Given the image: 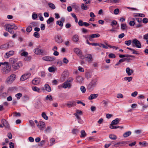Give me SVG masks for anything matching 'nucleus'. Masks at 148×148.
<instances>
[{"label":"nucleus","mask_w":148,"mask_h":148,"mask_svg":"<svg viewBox=\"0 0 148 148\" xmlns=\"http://www.w3.org/2000/svg\"><path fill=\"white\" fill-rule=\"evenodd\" d=\"M9 62L11 64L12 67L14 71L18 70L20 67L23 66L21 62L18 61L17 59L10 58L9 60Z\"/></svg>","instance_id":"1"},{"label":"nucleus","mask_w":148,"mask_h":148,"mask_svg":"<svg viewBox=\"0 0 148 148\" xmlns=\"http://www.w3.org/2000/svg\"><path fill=\"white\" fill-rule=\"evenodd\" d=\"M1 65H3L2 72L3 74H7L10 71L11 67L9 65L8 62H0V66Z\"/></svg>","instance_id":"2"},{"label":"nucleus","mask_w":148,"mask_h":148,"mask_svg":"<svg viewBox=\"0 0 148 148\" xmlns=\"http://www.w3.org/2000/svg\"><path fill=\"white\" fill-rule=\"evenodd\" d=\"M97 79H92L88 86L87 88L90 90H92L97 84Z\"/></svg>","instance_id":"3"},{"label":"nucleus","mask_w":148,"mask_h":148,"mask_svg":"<svg viewBox=\"0 0 148 148\" xmlns=\"http://www.w3.org/2000/svg\"><path fill=\"white\" fill-rule=\"evenodd\" d=\"M16 78V75L15 74H12L8 77L5 81L6 84H11L15 80Z\"/></svg>","instance_id":"4"},{"label":"nucleus","mask_w":148,"mask_h":148,"mask_svg":"<svg viewBox=\"0 0 148 148\" xmlns=\"http://www.w3.org/2000/svg\"><path fill=\"white\" fill-rule=\"evenodd\" d=\"M5 28L9 30L12 29H16L18 28L17 27L14 23L6 24L5 25Z\"/></svg>","instance_id":"5"},{"label":"nucleus","mask_w":148,"mask_h":148,"mask_svg":"<svg viewBox=\"0 0 148 148\" xmlns=\"http://www.w3.org/2000/svg\"><path fill=\"white\" fill-rule=\"evenodd\" d=\"M74 51L82 59H84V56L82 55V52L79 49L77 48H75L74 49Z\"/></svg>","instance_id":"6"},{"label":"nucleus","mask_w":148,"mask_h":148,"mask_svg":"<svg viewBox=\"0 0 148 148\" xmlns=\"http://www.w3.org/2000/svg\"><path fill=\"white\" fill-rule=\"evenodd\" d=\"M31 75V73H27L24 74L21 76L20 79V80L21 81H25L29 78Z\"/></svg>","instance_id":"7"},{"label":"nucleus","mask_w":148,"mask_h":148,"mask_svg":"<svg viewBox=\"0 0 148 148\" xmlns=\"http://www.w3.org/2000/svg\"><path fill=\"white\" fill-rule=\"evenodd\" d=\"M2 124L6 128L9 129L10 127L9 124L8 122L5 119H3L1 120Z\"/></svg>","instance_id":"8"},{"label":"nucleus","mask_w":148,"mask_h":148,"mask_svg":"<svg viewBox=\"0 0 148 148\" xmlns=\"http://www.w3.org/2000/svg\"><path fill=\"white\" fill-rule=\"evenodd\" d=\"M132 43L135 45L136 47L138 48L141 47V44L140 42L136 39H134L132 41Z\"/></svg>","instance_id":"9"},{"label":"nucleus","mask_w":148,"mask_h":148,"mask_svg":"<svg viewBox=\"0 0 148 148\" xmlns=\"http://www.w3.org/2000/svg\"><path fill=\"white\" fill-rule=\"evenodd\" d=\"M55 41L58 43H61L63 42V40L61 36L58 35L55 37Z\"/></svg>","instance_id":"10"},{"label":"nucleus","mask_w":148,"mask_h":148,"mask_svg":"<svg viewBox=\"0 0 148 148\" xmlns=\"http://www.w3.org/2000/svg\"><path fill=\"white\" fill-rule=\"evenodd\" d=\"M62 87L64 88H70L71 87V83L66 81L62 84Z\"/></svg>","instance_id":"11"},{"label":"nucleus","mask_w":148,"mask_h":148,"mask_svg":"<svg viewBox=\"0 0 148 148\" xmlns=\"http://www.w3.org/2000/svg\"><path fill=\"white\" fill-rule=\"evenodd\" d=\"M42 59L46 61H52L54 60L55 59L54 57L45 56L43 57Z\"/></svg>","instance_id":"12"},{"label":"nucleus","mask_w":148,"mask_h":148,"mask_svg":"<svg viewBox=\"0 0 148 148\" xmlns=\"http://www.w3.org/2000/svg\"><path fill=\"white\" fill-rule=\"evenodd\" d=\"M14 52L13 51H10L5 53L4 56L5 58L8 59L9 57L12 56L14 54Z\"/></svg>","instance_id":"13"},{"label":"nucleus","mask_w":148,"mask_h":148,"mask_svg":"<svg viewBox=\"0 0 148 148\" xmlns=\"http://www.w3.org/2000/svg\"><path fill=\"white\" fill-rule=\"evenodd\" d=\"M44 52L42 49L39 48H36L34 50V52L35 53L38 55H40Z\"/></svg>","instance_id":"14"},{"label":"nucleus","mask_w":148,"mask_h":148,"mask_svg":"<svg viewBox=\"0 0 148 148\" xmlns=\"http://www.w3.org/2000/svg\"><path fill=\"white\" fill-rule=\"evenodd\" d=\"M126 73L129 76L131 75L134 72V71L132 69H130L129 67H127L126 69Z\"/></svg>","instance_id":"15"},{"label":"nucleus","mask_w":148,"mask_h":148,"mask_svg":"<svg viewBox=\"0 0 148 148\" xmlns=\"http://www.w3.org/2000/svg\"><path fill=\"white\" fill-rule=\"evenodd\" d=\"M98 96V94H91L90 96L88 97V99L90 100H92L96 99Z\"/></svg>","instance_id":"16"},{"label":"nucleus","mask_w":148,"mask_h":148,"mask_svg":"<svg viewBox=\"0 0 148 148\" xmlns=\"http://www.w3.org/2000/svg\"><path fill=\"white\" fill-rule=\"evenodd\" d=\"M67 105L69 108L74 106H76L75 102L74 101H69L67 103Z\"/></svg>","instance_id":"17"},{"label":"nucleus","mask_w":148,"mask_h":148,"mask_svg":"<svg viewBox=\"0 0 148 148\" xmlns=\"http://www.w3.org/2000/svg\"><path fill=\"white\" fill-rule=\"evenodd\" d=\"M40 82V79L38 78H35L32 81V83L34 85H37L39 84Z\"/></svg>","instance_id":"18"},{"label":"nucleus","mask_w":148,"mask_h":148,"mask_svg":"<svg viewBox=\"0 0 148 148\" xmlns=\"http://www.w3.org/2000/svg\"><path fill=\"white\" fill-rule=\"evenodd\" d=\"M120 119L119 118H116L113 120L110 124L112 125H116L119 122Z\"/></svg>","instance_id":"19"},{"label":"nucleus","mask_w":148,"mask_h":148,"mask_svg":"<svg viewBox=\"0 0 148 148\" xmlns=\"http://www.w3.org/2000/svg\"><path fill=\"white\" fill-rule=\"evenodd\" d=\"M45 123L42 121H40V126L39 127L40 130H43L45 127Z\"/></svg>","instance_id":"20"},{"label":"nucleus","mask_w":148,"mask_h":148,"mask_svg":"<svg viewBox=\"0 0 148 148\" xmlns=\"http://www.w3.org/2000/svg\"><path fill=\"white\" fill-rule=\"evenodd\" d=\"M79 40V37L77 35H74L72 37V40L74 42H77Z\"/></svg>","instance_id":"21"},{"label":"nucleus","mask_w":148,"mask_h":148,"mask_svg":"<svg viewBox=\"0 0 148 148\" xmlns=\"http://www.w3.org/2000/svg\"><path fill=\"white\" fill-rule=\"evenodd\" d=\"M127 26L126 24L122 23L121 24V28L122 30H125L127 29Z\"/></svg>","instance_id":"22"},{"label":"nucleus","mask_w":148,"mask_h":148,"mask_svg":"<svg viewBox=\"0 0 148 148\" xmlns=\"http://www.w3.org/2000/svg\"><path fill=\"white\" fill-rule=\"evenodd\" d=\"M131 134V131H127L123 134V136L124 138H126L130 136Z\"/></svg>","instance_id":"23"},{"label":"nucleus","mask_w":148,"mask_h":148,"mask_svg":"<svg viewBox=\"0 0 148 148\" xmlns=\"http://www.w3.org/2000/svg\"><path fill=\"white\" fill-rule=\"evenodd\" d=\"M84 58H87L88 60L90 61L92 58V56L91 55L88 54H86L85 56H84Z\"/></svg>","instance_id":"24"},{"label":"nucleus","mask_w":148,"mask_h":148,"mask_svg":"<svg viewBox=\"0 0 148 148\" xmlns=\"http://www.w3.org/2000/svg\"><path fill=\"white\" fill-rule=\"evenodd\" d=\"M86 42L89 45H92V46H99V44L98 43H90L89 42L88 40H86Z\"/></svg>","instance_id":"25"},{"label":"nucleus","mask_w":148,"mask_h":148,"mask_svg":"<svg viewBox=\"0 0 148 148\" xmlns=\"http://www.w3.org/2000/svg\"><path fill=\"white\" fill-rule=\"evenodd\" d=\"M81 8L82 10H87L88 9V7L84 3H82L81 5Z\"/></svg>","instance_id":"26"},{"label":"nucleus","mask_w":148,"mask_h":148,"mask_svg":"<svg viewBox=\"0 0 148 148\" xmlns=\"http://www.w3.org/2000/svg\"><path fill=\"white\" fill-rule=\"evenodd\" d=\"M7 44H6L1 45L0 46V48L2 49H8L9 48L8 47Z\"/></svg>","instance_id":"27"},{"label":"nucleus","mask_w":148,"mask_h":148,"mask_svg":"<svg viewBox=\"0 0 148 148\" xmlns=\"http://www.w3.org/2000/svg\"><path fill=\"white\" fill-rule=\"evenodd\" d=\"M81 135L80 137L84 138L86 136V134L84 130H82L81 131Z\"/></svg>","instance_id":"28"},{"label":"nucleus","mask_w":148,"mask_h":148,"mask_svg":"<svg viewBox=\"0 0 148 148\" xmlns=\"http://www.w3.org/2000/svg\"><path fill=\"white\" fill-rule=\"evenodd\" d=\"M45 89L48 92H50L51 91V88L48 84H45Z\"/></svg>","instance_id":"29"},{"label":"nucleus","mask_w":148,"mask_h":148,"mask_svg":"<svg viewBox=\"0 0 148 148\" xmlns=\"http://www.w3.org/2000/svg\"><path fill=\"white\" fill-rule=\"evenodd\" d=\"M48 5L49 6V8H51L53 10L56 8V6L55 5L52 3L50 2L49 3H48Z\"/></svg>","instance_id":"30"},{"label":"nucleus","mask_w":148,"mask_h":148,"mask_svg":"<svg viewBox=\"0 0 148 148\" xmlns=\"http://www.w3.org/2000/svg\"><path fill=\"white\" fill-rule=\"evenodd\" d=\"M32 89L34 91L37 92H40V89L36 86L33 87Z\"/></svg>","instance_id":"31"},{"label":"nucleus","mask_w":148,"mask_h":148,"mask_svg":"<svg viewBox=\"0 0 148 148\" xmlns=\"http://www.w3.org/2000/svg\"><path fill=\"white\" fill-rule=\"evenodd\" d=\"M90 36L93 38H99V37L100 35L99 34L97 33L92 34L90 35Z\"/></svg>","instance_id":"32"},{"label":"nucleus","mask_w":148,"mask_h":148,"mask_svg":"<svg viewBox=\"0 0 148 148\" xmlns=\"http://www.w3.org/2000/svg\"><path fill=\"white\" fill-rule=\"evenodd\" d=\"M76 80L77 82H80L83 80V79L82 77L78 76L77 77Z\"/></svg>","instance_id":"33"},{"label":"nucleus","mask_w":148,"mask_h":148,"mask_svg":"<svg viewBox=\"0 0 148 148\" xmlns=\"http://www.w3.org/2000/svg\"><path fill=\"white\" fill-rule=\"evenodd\" d=\"M51 128L50 126L48 127L45 130V132L47 133L49 132L51 130Z\"/></svg>","instance_id":"34"},{"label":"nucleus","mask_w":148,"mask_h":148,"mask_svg":"<svg viewBox=\"0 0 148 148\" xmlns=\"http://www.w3.org/2000/svg\"><path fill=\"white\" fill-rule=\"evenodd\" d=\"M132 77H126L124 78V79L126 81H128V82H130L131 81L132 79Z\"/></svg>","instance_id":"35"},{"label":"nucleus","mask_w":148,"mask_h":148,"mask_svg":"<svg viewBox=\"0 0 148 148\" xmlns=\"http://www.w3.org/2000/svg\"><path fill=\"white\" fill-rule=\"evenodd\" d=\"M109 137L112 140H115L117 138L116 136L114 134H110L109 136Z\"/></svg>","instance_id":"36"},{"label":"nucleus","mask_w":148,"mask_h":148,"mask_svg":"<svg viewBox=\"0 0 148 148\" xmlns=\"http://www.w3.org/2000/svg\"><path fill=\"white\" fill-rule=\"evenodd\" d=\"M46 100H49L50 101H51L53 100L52 97L50 95H47L46 97Z\"/></svg>","instance_id":"37"},{"label":"nucleus","mask_w":148,"mask_h":148,"mask_svg":"<svg viewBox=\"0 0 148 148\" xmlns=\"http://www.w3.org/2000/svg\"><path fill=\"white\" fill-rule=\"evenodd\" d=\"M54 21V18L52 17H50L47 20V22L48 24H50L51 23L53 22Z\"/></svg>","instance_id":"38"},{"label":"nucleus","mask_w":148,"mask_h":148,"mask_svg":"<svg viewBox=\"0 0 148 148\" xmlns=\"http://www.w3.org/2000/svg\"><path fill=\"white\" fill-rule=\"evenodd\" d=\"M132 41L131 40H126L125 42V44L127 46H129L131 45Z\"/></svg>","instance_id":"39"},{"label":"nucleus","mask_w":148,"mask_h":148,"mask_svg":"<svg viewBox=\"0 0 148 148\" xmlns=\"http://www.w3.org/2000/svg\"><path fill=\"white\" fill-rule=\"evenodd\" d=\"M115 125H112V124L110 125V127L111 129H116L118 128H120V126H114Z\"/></svg>","instance_id":"40"},{"label":"nucleus","mask_w":148,"mask_h":148,"mask_svg":"<svg viewBox=\"0 0 148 148\" xmlns=\"http://www.w3.org/2000/svg\"><path fill=\"white\" fill-rule=\"evenodd\" d=\"M55 140L54 138H51L50 140V145L52 146L53 144H54V142H55Z\"/></svg>","instance_id":"41"},{"label":"nucleus","mask_w":148,"mask_h":148,"mask_svg":"<svg viewBox=\"0 0 148 148\" xmlns=\"http://www.w3.org/2000/svg\"><path fill=\"white\" fill-rule=\"evenodd\" d=\"M42 117L45 120H47L48 119V117L46 115V114L45 112H42Z\"/></svg>","instance_id":"42"},{"label":"nucleus","mask_w":148,"mask_h":148,"mask_svg":"<svg viewBox=\"0 0 148 148\" xmlns=\"http://www.w3.org/2000/svg\"><path fill=\"white\" fill-rule=\"evenodd\" d=\"M110 3H116L119 2V0H108Z\"/></svg>","instance_id":"43"},{"label":"nucleus","mask_w":148,"mask_h":148,"mask_svg":"<svg viewBox=\"0 0 148 148\" xmlns=\"http://www.w3.org/2000/svg\"><path fill=\"white\" fill-rule=\"evenodd\" d=\"M56 24L61 27L63 26V23L60 21H58L56 22Z\"/></svg>","instance_id":"44"},{"label":"nucleus","mask_w":148,"mask_h":148,"mask_svg":"<svg viewBox=\"0 0 148 148\" xmlns=\"http://www.w3.org/2000/svg\"><path fill=\"white\" fill-rule=\"evenodd\" d=\"M84 22L81 20H79L78 22V25L80 26L84 25Z\"/></svg>","instance_id":"45"},{"label":"nucleus","mask_w":148,"mask_h":148,"mask_svg":"<svg viewBox=\"0 0 148 148\" xmlns=\"http://www.w3.org/2000/svg\"><path fill=\"white\" fill-rule=\"evenodd\" d=\"M8 45V48L11 47L13 46V42L11 41L8 42V43L7 44Z\"/></svg>","instance_id":"46"},{"label":"nucleus","mask_w":148,"mask_h":148,"mask_svg":"<svg viewBox=\"0 0 148 148\" xmlns=\"http://www.w3.org/2000/svg\"><path fill=\"white\" fill-rule=\"evenodd\" d=\"M33 35L34 36L37 38H38L40 37V35L39 33L36 32H35L34 33Z\"/></svg>","instance_id":"47"},{"label":"nucleus","mask_w":148,"mask_h":148,"mask_svg":"<svg viewBox=\"0 0 148 148\" xmlns=\"http://www.w3.org/2000/svg\"><path fill=\"white\" fill-rule=\"evenodd\" d=\"M79 130L77 129H74L72 131V133L74 134H76L79 132Z\"/></svg>","instance_id":"48"},{"label":"nucleus","mask_w":148,"mask_h":148,"mask_svg":"<svg viewBox=\"0 0 148 148\" xmlns=\"http://www.w3.org/2000/svg\"><path fill=\"white\" fill-rule=\"evenodd\" d=\"M80 90L83 93H84L86 91V89L85 87L84 86H81L80 88Z\"/></svg>","instance_id":"49"},{"label":"nucleus","mask_w":148,"mask_h":148,"mask_svg":"<svg viewBox=\"0 0 148 148\" xmlns=\"http://www.w3.org/2000/svg\"><path fill=\"white\" fill-rule=\"evenodd\" d=\"M74 80V78L71 77H69L66 81L69 83H71L73 82V81Z\"/></svg>","instance_id":"50"},{"label":"nucleus","mask_w":148,"mask_h":148,"mask_svg":"<svg viewBox=\"0 0 148 148\" xmlns=\"http://www.w3.org/2000/svg\"><path fill=\"white\" fill-rule=\"evenodd\" d=\"M119 10L118 8L115 9L114 11V14L115 15L118 14L119 12Z\"/></svg>","instance_id":"51"},{"label":"nucleus","mask_w":148,"mask_h":148,"mask_svg":"<svg viewBox=\"0 0 148 148\" xmlns=\"http://www.w3.org/2000/svg\"><path fill=\"white\" fill-rule=\"evenodd\" d=\"M108 56L110 58H115L116 57L115 55L112 53H110L108 55Z\"/></svg>","instance_id":"52"},{"label":"nucleus","mask_w":148,"mask_h":148,"mask_svg":"<svg viewBox=\"0 0 148 148\" xmlns=\"http://www.w3.org/2000/svg\"><path fill=\"white\" fill-rule=\"evenodd\" d=\"M38 17L40 19V20L41 21H43L44 18L42 16V14H39L38 15Z\"/></svg>","instance_id":"53"},{"label":"nucleus","mask_w":148,"mask_h":148,"mask_svg":"<svg viewBox=\"0 0 148 148\" xmlns=\"http://www.w3.org/2000/svg\"><path fill=\"white\" fill-rule=\"evenodd\" d=\"M32 30V28L31 27L29 26L26 29V31L28 32H30Z\"/></svg>","instance_id":"54"},{"label":"nucleus","mask_w":148,"mask_h":148,"mask_svg":"<svg viewBox=\"0 0 148 148\" xmlns=\"http://www.w3.org/2000/svg\"><path fill=\"white\" fill-rule=\"evenodd\" d=\"M22 96V94L20 93H18L16 95V97L18 99H19Z\"/></svg>","instance_id":"55"},{"label":"nucleus","mask_w":148,"mask_h":148,"mask_svg":"<svg viewBox=\"0 0 148 148\" xmlns=\"http://www.w3.org/2000/svg\"><path fill=\"white\" fill-rule=\"evenodd\" d=\"M48 70L50 72H52L54 71L55 70V69L53 67H49L48 68Z\"/></svg>","instance_id":"56"},{"label":"nucleus","mask_w":148,"mask_h":148,"mask_svg":"<svg viewBox=\"0 0 148 148\" xmlns=\"http://www.w3.org/2000/svg\"><path fill=\"white\" fill-rule=\"evenodd\" d=\"M45 143V140H41L39 144V145L40 146H42V145H44Z\"/></svg>","instance_id":"57"},{"label":"nucleus","mask_w":148,"mask_h":148,"mask_svg":"<svg viewBox=\"0 0 148 148\" xmlns=\"http://www.w3.org/2000/svg\"><path fill=\"white\" fill-rule=\"evenodd\" d=\"M28 54V53L26 51H23L21 53V55L22 56H25Z\"/></svg>","instance_id":"58"},{"label":"nucleus","mask_w":148,"mask_h":148,"mask_svg":"<svg viewBox=\"0 0 148 148\" xmlns=\"http://www.w3.org/2000/svg\"><path fill=\"white\" fill-rule=\"evenodd\" d=\"M99 46L100 47H102L103 48L106 49H107L108 48V47H107V46H106L104 45L103 44H102V43H101L100 44H99Z\"/></svg>","instance_id":"59"},{"label":"nucleus","mask_w":148,"mask_h":148,"mask_svg":"<svg viewBox=\"0 0 148 148\" xmlns=\"http://www.w3.org/2000/svg\"><path fill=\"white\" fill-rule=\"evenodd\" d=\"M116 97L118 98H122L123 97V96L122 94L119 93L117 95Z\"/></svg>","instance_id":"60"},{"label":"nucleus","mask_w":148,"mask_h":148,"mask_svg":"<svg viewBox=\"0 0 148 148\" xmlns=\"http://www.w3.org/2000/svg\"><path fill=\"white\" fill-rule=\"evenodd\" d=\"M117 24V21H116L114 20L112 22L111 25L112 26H113V25H116Z\"/></svg>","instance_id":"61"},{"label":"nucleus","mask_w":148,"mask_h":148,"mask_svg":"<svg viewBox=\"0 0 148 148\" xmlns=\"http://www.w3.org/2000/svg\"><path fill=\"white\" fill-rule=\"evenodd\" d=\"M78 70L79 71H81V72H83L84 71V69L83 68L81 67L80 66H78Z\"/></svg>","instance_id":"62"},{"label":"nucleus","mask_w":148,"mask_h":148,"mask_svg":"<svg viewBox=\"0 0 148 148\" xmlns=\"http://www.w3.org/2000/svg\"><path fill=\"white\" fill-rule=\"evenodd\" d=\"M37 18V15L36 14H33L32 15V18L33 19H35Z\"/></svg>","instance_id":"63"},{"label":"nucleus","mask_w":148,"mask_h":148,"mask_svg":"<svg viewBox=\"0 0 148 148\" xmlns=\"http://www.w3.org/2000/svg\"><path fill=\"white\" fill-rule=\"evenodd\" d=\"M143 22L144 23H146L148 22V19L147 18H144L143 20Z\"/></svg>","instance_id":"64"}]
</instances>
